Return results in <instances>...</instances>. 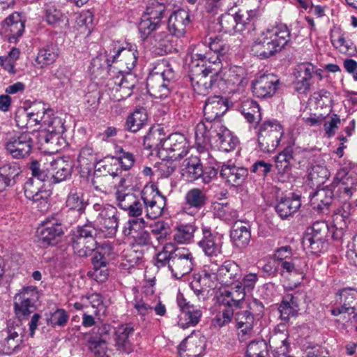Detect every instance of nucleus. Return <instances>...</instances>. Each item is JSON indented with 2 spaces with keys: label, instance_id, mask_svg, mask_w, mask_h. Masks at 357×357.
Instances as JSON below:
<instances>
[{
  "label": "nucleus",
  "instance_id": "f257e3e1",
  "mask_svg": "<svg viewBox=\"0 0 357 357\" xmlns=\"http://www.w3.org/2000/svg\"><path fill=\"white\" fill-rule=\"evenodd\" d=\"M290 40V31L279 24L261 32L254 40L251 51L260 59H268L280 52Z\"/></svg>",
  "mask_w": 357,
  "mask_h": 357
},
{
  "label": "nucleus",
  "instance_id": "f03ea898",
  "mask_svg": "<svg viewBox=\"0 0 357 357\" xmlns=\"http://www.w3.org/2000/svg\"><path fill=\"white\" fill-rule=\"evenodd\" d=\"M195 259L192 253L187 248L174 249L172 243L166 244L162 251L156 255L155 265L158 268L167 266L172 276L180 279L190 273L195 266Z\"/></svg>",
  "mask_w": 357,
  "mask_h": 357
},
{
  "label": "nucleus",
  "instance_id": "7ed1b4c3",
  "mask_svg": "<svg viewBox=\"0 0 357 357\" xmlns=\"http://www.w3.org/2000/svg\"><path fill=\"white\" fill-rule=\"evenodd\" d=\"M192 60L190 76L193 90L197 94L206 96L209 93L214 84L218 81L222 65L218 61H209L208 63H200Z\"/></svg>",
  "mask_w": 357,
  "mask_h": 357
},
{
  "label": "nucleus",
  "instance_id": "20e7f679",
  "mask_svg": "<svg viewBox=\"0 0 357 357\" xmlns=\"http://www.w3.org/2000/svg\"><path fill=\"white\" fill-rule=\"evenodd\" d=\"M240 273L238 264L229 260L218 268L205 267L200 275V280L209 288L216 287L217 282L225 286L233 285L239 282Z\"/></svg>",
  "mask_w": 357,
  "mask_h": 357
},
{
  "label": "nucleus",
  "instance_id": "39448f33",
  "mask_svg": "<svg viewBox=\"0 0 357 357\" xmlns=\"http://www.w3.org/2000/svg\"><path fill=\"white\" fill-rule=\"evenodd\" d=\"M357 290L352 288L342 289L336 296L331 312L339 317L338 321L352 322L357 317Z\"/></svg>",
  "mask_w": 357,
  "mask_h": 357
},
{
  "label": "nucleus",
  "instance_id": "423d86ee",
  "mask_svg": "<svg viewBox=\"0 0 357 357\" xmlns=\"http://www.w3.org/2000/svg\"><path fill=\"white\" fill-rule=\"evenodd\" d=\"M284 134L282 125L276 120L265 121L258 133V144L264 153H271L278 146Z\"/></svg>",
  "mask_w": 357,
  "mask_h": 357
},
{
  "label": "nucleus",
  "instance_id": "0eeeda50",
  "mask_svg": "<svg viewBox=\"0 0 357 357\" xmlns=\"http://www.w3.org/2000/svg\"><path fill=\"white\" fill-rule=\"evenodd\" d=\"M96 229L91 225L78 227L73 231L72 236V246L74 252L81 257L91 255L96 245Z\"/></svg>",
  "mask_w": 357,
  "mask_h": 357
},
{
  "label": "nucleus",
  "instance_id": "6e6552de",
  "mask_svg": "<svg viewBox=\"0 0 357 357\" xmlns=\"http://www.w3.org/2000/svg\"><path fill=\"white\" fill-rule=\"evenodd\" d=\"M93 208L97 213L95 221L100 231L107 238L114 236L119 225L116 208L110 204H96Z\"/></svg>",
  "mask_w": 357,
  "mask_h": 357
},
{
  "label": "nucleus",
  "instance_id": "1a4fd4ad",
  "mask_svg": "<svg viewBox=\"0 0 357 357\" xmlns=\"http://www.w3.org/2000/svg\"><path fill=\"white\" fill-rule=\"evenodd\" d=\"M174 72L171 68L161 73L150 75L146 80L149 94L155 98L163 99L169 96L174 86Z\"/></svg>",
  "mask_w": 357,
  "mask_h": 357
},
{
  "label": "nucleus",
  "instance_id": "9d476101",
  "mask_svg": "<svg viewBox=\"0 0 357 357\" xmlns=\"http://www.w3.org/2000/svg\"><path fill=\"white\" fill-rule=\"evenodd\" d=\"M218 129H221L220 122H213L209 120L200 121L195 127V144L198 153H201L203 158L210 156L206 146L217 137Z\"/></svg>",
  "mask_w": 357,
  "mask_h": 357
},
{
  "label": "nucleus",
  "instance_id": "9b49d317",
  "mask_svg": "<svg viewBox=\"0 0 357 357\" xmlns=\"http://www.w3.org/2000/svg\"><path fill=\"white\" fill-rule=\"evenodd\" d=\"M4 146L13 158L21 159L31 153L33 141L29 133L13 132L8 134Z\"/></svg>",
  "mask_w": 357,
  "mask_h": 357
},
{
  "label": "nucleus",
  "instance_id": "f8f14e48",
  "mask_svg": "<svg viewBox=\"0 0 357 357\" xmlns=\"http://www.w3.org/2000/svg\"><path fill=\"white\" fill-rule=\"evenodd\" d=\"M141 197L149 218L155 219L162 215L165 206V197L155 185H146L142 191Z\"/></svg>",
  "mask_w": 357,
  "mask_h": 357
},
{
  "label": "nucleus",
  "instance_id": "ddd939ff",
  "mask_svg": "<svg viewBox=\"0 0 357 357\" xmlns=\"http://www.w3.org/2000/svg\"><path fill=\"white\" fill-rule=\"evenodd\" d=\"M202 238L197 245L204 254L209 257H218L222 253L224 235L212 231L208 226L202 225Z\"/></svg>",
  "mask_w": 357,
  "mask_h": 357
},
{
  "label": "nucleus",
  "instance_id": "4468645a",
  "mask_svg": "<svg viewBox=\"0 0 357 357\" xmlns=\"http://www.w3.org/2000/svg\"><path fill=\"white\" fill-rule=\"evenodd\" d=\"M306 155V149L294 144H290L275 157V167L280 174L288 172L291 166L300 165Z\"/></svg>",
  "mask_w": 357,
  "mask_h": 357
},
{
  "label": "nucleus",
  "instance_id": "2eb2a0df",
  "mask_svg": "<svg viewBox=\"0 0 357 357\" xmlns=\"http://www.w3.org/2000/svg\"><path fill=\"white\" fill-rule=\"evenodd\" d=\"M38 293L35 287H24L14 297V310L17 317L22 319L28 317L35 308Z\"/></svg>",
  "mask_w": 357,
  "mask_h": 357
},
{
  "label": "nucleus",
  "instance_id": "dca6fc26",
  "mask_svg": "<svg viewBox=\"0 0 357 357\" xmlns=\"http://www.w3.org/2000/svg\"><path fill=\"white\" fill-rule=\"evenodd\" d=\"M110 52L106 61L108 66L111 62L119 61L121 67L125 66L128 71L132 70L136 66L138 59V52L135 44L128 43L124 47H120L115 44L113 48V54Z\"/></svg>",
  "mask_w": 357,
  "mask_h": 357
},
{
  "label": "nucleus",
  "instance_id": "f3484780",
  "mask_svg": "<svg viewBox=\"0 0 357 357\" xmlns=\"http://www.w3.org/2000/svg\"><path fill=\"white\" fill-rule=\"evenodd\" d=\"M40 241L45 245H53L58 243L63 234L61 220L58 215L47 217L38 229Z\"/></svg>",
  "mask_w": 357,
  "mask_h": 357
},
{
  "label": "nucleus",
  "instance_id": "a211bd4d",
  "mask_svg": "<svg viewBox=\"0 0 357 357\" xmlns=\"http://www.w3.org/2000/svg\"><path fill=\"white\" fill-rule=\"evenodd\" d=\"M188 144L186 138L180 133L170 135L162 142L160 153L162 155L165 152L171 160H175L184 157L188 151Z\"/></svg>",
  "mask_w": 357,
  "mask_h": 357
},
{
  "label": "nucleus",
  "instance_id": "6ab92c4d",
  "mask_svg": "<svg viewBox=\"0 0 357 357\" xmlns=\"http://www.w3.org/2000/svg\"><path fill=\"white\" fill-rule=\"evenodd\" d=\"M24 328L20 324L9 322L7 328L1 332L0 344L5 354H11L22 342Z\"/></svg>",
  "mask_w": 357,
  "mask_h": 357
},
{
  "label": "nucleus",
  "instance_id": "aec40b11",
  "mask_svg": "<svg viewBox=\"0 0 357 357\" xmlns=\"http://www.w3.org/2000/svg\"><path fill=\"white\" fill-rule=\"evenodd\" d=\"M24 195L27 199L41 205L40 210L48 208L51 192L46 190L45 183L30 178L24 183Z\"/></svg>",
  "mask_w": 357,
  "mask_h": 357
},
{
  "label": "nucleus",
  "instance_id": "412c9836",
  "mask_svg": "<svg viewBox=\"0 0 357 357\" xmlns=\"http://www.w3.org/2000/svg\"><path fill=\"white\" fill-rule=\"evenodd\" d=\"M206 348V338L199 332L187 337L178 346L181 357H201Z\"/></svg>",
  "mask_w": 357,
  "mask_h": 357
},
{
  "label": "nucleus",
  "instance_id": "4be33fe9",
  "mask_svg": "<svg viewBox=\"0 0 357 357\" xmlns=\"http://www.w3.org/2000/svg\"><path fill=\"white\" fill-rule=\"evenodd\" d=\"M208 198L204 190L193 188L185 195L182 211L188 215H195L207 202Z\"/></svg>",
  "mask_w": 357,
  "mask_h": 357
},
{
  "label": "nucleus",
  "instance_id": "5701e85b",
  "mask_svg": "<svg viewBox=\"0 0 357 357\" xmlns=\"http://www.w3.org/2000/svg\"><path fill=\"white\" fill-rule=\"evenodd\" d=\"M202 160H208L210 164L213 163V158L210 156H205L203 158L201 153L199 155H193L187 158L183 162L181 168V174L188 181H195L199 178L200 175L203 173Z\"/></svg>",
  "mask_w": 357,
  "mask_h": 357
},
{
  "label": "nucleus",
  "instance_id": "b1692460",
  "mask_svg": "<svg viewBox=\"0 0 357 357\" xmlns=\"http://www.w3.org/2000/svg\"><path fill=\"white\" fill-rule=\"evenodd\" d=\"M278 83L279 80L274 75H263L252 82V93L261 98L271 97L275 93Z\"/></svg>",
  "mask_w": 357,
  "mask_h": 357
},
{
  "label": "nucleus",
  "instance_id": "393cba45",
  "mask_svg": "<svg viewBox=\"0 0 357 357\" xmlns=\"http://www.w3.org/2000/svg\"><path fill=\"white\" fill-rule=\"evenodd\" d=\"M109 86L114 84L112 89L120 93L119 100L125 99L132 95V90L135 87L137 80L131 73L123 74L121 71L119 75L109 79Z\"/></svg>",
  "mask_w": 357,
  "mask_h": 357
},
{
  "label": "nucleus",
  "instance_id": "a878e982",
  "mask_svg": "<svg viewBox=\"0 0 357 357\" xmlns=\"http://www.w3.org/2000/svg\"><path fill=\"white\" fill-rule=\"evenodd\" d=\"M246 292L242 288L239 282L234 283V287L230 289H224L220 292L219 301L225 306L234 307L236 309L242 307Z\"/></svg>",
  "mask_w": 357,
  "mask_h": 357
},
{
  "label": "nucleus",
  "instance_id": "bb28decb",
  "mask_svg": "<svg viewBox=\"0 0 357 357\" xmlns=\"http://www.w3.org/2000/svg\"><path fill=\"white\" fill-rule=\"evenodd\" d=\"M190 22L188 10L179 9L174 11L169 17L168 29L172 35L178 38L182 37L186 32L187 26Z\"/></svg>",
  "mask_w": 357,
  "mask_h": 357
},
{
  "label": "nucleus",
  "instance_id": "cd10ccee",
  "mask_svg": "<svg viewBox=\"0 0 357 357\" xmlns=\"http://www.w3.org/2000/svg\"><path fill=\"white\" fill-rule=\"evenodd\" d=\"M208 47L210 50L215 54V56H208L202 54H195L194 60L200 61L202 63H208L209 61H218L222 65V58L229 52V45L221 38L215 37L210 38Z\"/></svg>",
  "mask_w": 357,
  "mask_h": 357
},
{
  "label": "nucleus",
  "instance_id": "c85d7f7f",
  "mask_svg": "<svg viewBox=\"0 0 357 357\" xmlns=\"http://www.w3.org/2000/svg\"><path fill=\"white\" fill-rule=\"evenodd\" d=\"M227 101L222 97L215 96L206 100L204 107V119L217 122L216 119L227 110Z\"/></svg>",
  "mask_w": 357,
  "mask_h": 357
},
{
  "label": "nucleus",
  "instance_id": "c756f323",
  "mask_svg": "<svg viewBox=\"0 0 357 357\" xmlns=\"http://www.w3.org/2000/svg\"><path fill=\"white\" fill-rule=\"evenodd\" d=\"M2 30L10 43L15 42L24 30V22L18 13L10 15L2 23Z\"/></svg>",
  "mask_w": 357,
  "mask_h": 357
},
{
  "label": "nucleus",
  "instance_id": "7c9ffc66",
  "mask_svg": "<svg viewBox=\"0 0 357 357\" xmlns=\"http://www.w3.org/2000/svg\"><path fill=\"white\" fill-rule=\"evenodd\" d=\"M178 306L181 309V312L178 317V324L182 328L195 326L199 322L202 316V312L199 307L190 303H185L183 306L181 301L178 303Z\"/></svg>",
  "mask_w": 357,
  "mask_h": 357
},
{
  "label": "nucleus",
  "instance_id": "2f4dec72",
  "mask_svg": "<svg viewBox=\"0 0 357 357\" xmlns=\"http://www.w3.org/2000/svg\"><path fill=\"white\" fill-rule=\"evenodd\" d=\"M135 331L132 324H121L115 330V347L117 350L130 354L132 351V344L130 340V336Z\"/></svg>",
  "mask_w": 357,
  "mask_h": 357
},
{
  "label": "nucleus",
  "instance_id": "473e14b6",
  "mask_svg": "<svg viewBox=\"0 0 357 357\" xmlns=\"http://www.w3.org/2000/svg\"><path fill=\"white\" fill-rule=\"evenodd\" d=\"M73 170L72 162L63 158H58L50 162L49 172L54 183L66 180L71 176Z\"/></svg>",
  "mask_w": 357,
  "mask_h": 357
},
{
  "label": "nucleus",
  "instance_id": "72a5a7b5",
  "mask_svg": "<svg viewBox=\"0 0 357 357\" xmlns=\"http://www.w3.org/2000/svg\"><path fill=\"white\" fill-rule=\"evenodd\" d=\"M220 174L226 182L235 186L243 183L248 175V171L244 167L223 165Z\"/></svg>",
  "mask_w": 357,
  "mask_h": 357
},
{
  "label": "nucleus",
  "instance_id": "f704fd0d",
  "mask_svg": "<svg viewBox=\"0 0 357 357\" xmlns=\"http://www.w3.org/2000/svg\"><path fill=\"white\" fill-rule=\"evenodd\" d=\"M300 196L293 195L291 197H282L275 205V211L279 216L285 219L298 211L301 207Z\"/></svg>",
  "mask_w": 357,
  "mask_h": 357
},
{
  "label": "nucleus",
  "instance_id": "c9c22d12",
  "mask_svg": "<svg viewBox=\"0 0 357 357\" xmlns=\"http://www.w3.org/2000/svg\"><path fill=\"white\" fill-rule=\"evenodd\" d=\"M333 192L328 188H321L310 196V204L318 213H325L328 210L333 199Z\"/></svg>",
  "mask_w": 357,
  "mask_h": 357
},
{
  "label": "nucleus",
  "instance_id": "e433bc0d",
  "mask_svg": "<svg viewBox=\"0 0 357 357\" xmlns=\"http://www.w3.org/2000/svg\"><path fill=\"white\" fill-rule=\"evenodd\" d=\"M314 69V66L311 63H303L298 66V75L294 82V89L297 92L304 93L310 89V80Z\"/></svg>",
  "mask_w": 357,
  "mask_h": 357
},
{
  "label": "nucleus",
  "instance_id": "4c0bfd02",
  "mask_svg": "<svg viewBox=\"0 0 357 357\" xmlns=\"http://www.w3.org/2000/svg\"><path fill=\"white\" fill-rule=\"evenodd\" d=\"M245 70L241 66H231L229 69L220 70L218 79L224 80L225 83L231 86H239L243 84L245 79Z\"/></svg>",
  "mask_w": 357,
  "mask_h": 357
},
{
  "label": "nucleus",
  "instance_id": "58836bf2",
  "mask_svg": "<svg viewBox=\"0 0 357 357\" xmlns=\"http://www.w3.org/2000/svg\"><path fill=\"white\" fill-rule=\"evenodd\" d=\"M238 109L249 123L257 125L261 121L259 106L252 99L246 98L242 100Z\"/></svg>",
  "mask_w": 357,
  "mask_h": 357
},
{
  "label": "nucleus",
  "instance_id": "ea45409f",
  "mask_svg": "<svg viewBox=\"0 0 357 357\" xmlns=\"http://www.w3.org/2000/svg\"><path fill=\"white\" fill-rule=\"evenodd\" d=\"M217 137L214 143L219 149L223 152H229L234 150L238 144V139L234 136L227 128L221 124V129L218 130Z\"/></svg>",
  "mask_w": 357,
  "mask_h": 357
},
{
  "label": "nucleus",
  "instance_id": "a19ab883",
  "mask_svg": "<svg viewBox=\"0 0 357 357\" xmlns=\"http://www.w3.org/2000/svg\"><path fill=\"white\" fill-rule=\"evenodd\" d=\"M288 337L287 331H277L270 337L269 342L274 348L275 357H285L289 352Z\"/></svg>",
  "mask_w": 357,
  "mask_h": 357
},
{
  "label": "nucleus",
  "instance_id": "79ce46f5",
  "mask_svg": "<svg viewBox=\"0 0 357 357\" xmlns=\"http://www.w3.org/2000/svg\"><path fill=\"white\" fill-rule=\"evenodd\" d=\"M357 189V178L347 174L340 178L337 184V192L340 198L346 202L356 192Z\"/></svg>",
  "mask_w": 357,
  "mask_h": 357
},
{
  "label": "nucleus",
  "instance_id": "37998d69",
  "mask_svg": "<svg viewBox=\"0 0 357 357\" xmlns=\"http://www.w3.org/2000/svg\"><path fill=\"white\" fill-rule=\"evenodd\" d=\"M148 116L145 109H136L130 114L126 121V128L132 132H136L142 129L147 123Z\"/></svg>",
  "mask_w": 357,
  "mask_h": 357
},
{
  "label": "nucleus",
  "instance_id": "c03bdc74",
  "mask_svg": "<svg viewBox=\"0 0 357 357\" xmlns=\"http://www.w3.org/2000/svg\"><path fill=\"white\" fill-rule=\"evenodd\" d=\"M95 255L92 258V264L96 266H107L110 260L114 257V252L112 245L107 243H103L96 246Z\"/></svg>",
  "mask_w": 357,
  "mask_h": 357
},
{
  "label": "nucleus",
  "instance_id": "a18cd8bd",
  "mask_svg": "<svg viewBox=\"0 0 357 357\" xmlns=\"http://www.w3.org/2000/svg\"><path fill=\"white\" fill-rule=\"evenodd\" d=\"M230 237L236 247L245 248L250 241L251 233L246 226L236 223L231 231Z\"/></svg>",
  "mask_w": 357,
  "mask_h": 357
},
{
  "label": "nucleus",
  "instance_id": "49530a36",
  "mask_svg": "<svg viewBox=\"0 0 357 357\" xmlns=\"http://www.w3.org/2000/svg\"><path fill=\"white\" fill-rule=\"evenodd\" d=\"M114 179L109 174H100L96 171L92 179V185L96 191L109 194L116 186Z\"/></svg>",
  "mask_w": 357,
  "mask_h": 357
},
{
  "label": "nucleus",
  "instance_id": "de8ad7c7",
  "mask_svg": "<svg viewBox=\"0 0 357 357\" xmlns=\"http://www.w3.org/2000/svg\"><path fill=\"white\" fill-rule=\"evenodd\" d=\"M152 44L165 54L172 52L174 47L172 36L166 31H157L152 37Z\"/></svg>",
  "mask_w": 357,
  "mask_h": 357
},
{
  "label": "nucleus",
  "instance_id": "09e8293b",
  "mask_svg": "<svg viewBox=\"0 0 357 357\" xmlns=\"http://www.w3.org/2000/svg\"><path fill=\"white\" fill-rule=\"evenodd\" d=\"M281 268L289 274L298 275L301 279L307 270V264L305 259L294 257L287 261L280 264Z\"/></svg>",
  "mask_w": 357,
  "mask_h": 357
},
{
  "label": "nucleus",
  "instance_id": "8fccbe9b",
  "mask_svg": "<svg viewBox=\"0 0 357 357\" xmlns=\"http://www.w3.org/2000/svg\"><path fill=\"white\" fill-rule=\"evenodd\" d=\"M58 56L57 47L52 44L47 45L39 50L36 61L41 67L47 66L53 63Z\"/></svg>",
  "mask_w": 357,
  "mask_h": 357
},
{
  "label": "nucleus",
  "instance_id": "3c124183",
  "mask_svg": "<svg viewBox=\"0 0 357 357\" xmlns=\"http://www.w3.org/2000/svg\"><path fill=\"white\" fill-rule=\"evenodd\" d=\"M235 15L236 20H238L236 21L238 22L237 31L242 32L245 30L250 31L255 29V22L257 20L256 10H247L244 13H241V11H239Z\"/></svg>",
  "mask_w": 357,
  "mask_h": 357
},
{
  "label": "nucleus",
  "instance_id": "603ef678",
  "mask_svg": "<svg viewBox=\"0 0 357 357\" xmlns=\"http://www.w3.org/2000/svg\"><path fill=\"white\" fill-rule=\"evenodd\" d=\"M47 117L45 118L43 124L45 128L43 132L63 133L65 127L63 119L54 116L51 109L47 110Z\"/></svg>",
  "mask_w": 357,
  "mask_h": 357
},
{
  "label": "nucleus",
  "instance_id": "864d4df0",
  "mask_svg": "<svg viewBox=\"0 0 357 357\" xmlns=\"http://www.w3.org/2000/svg\"><path fill=\"white\" fill-rule=\"evenodd\" d=\"M26 109L29 126L31 127L40 123L43 126L45 118L47 117V112L48 109L45 108V105L42 102H38Z\"/></svg>",
  "mask_w": 357,
  "mask_h": 357
},
{
  "label": "nucleus",
  "instance_id": "5fc2aeb1",
  "mask_svg": "<svg viewBox=\"0 0 357 357\" xmlns=\"http://www.w3.org/2000/svg\"><path fill=\"white\" fill-rule=\"evenodd\" d=\"M197 227L192 224L181 225L175 229L174 240L181 244L188 243L194 237Z\"/></svg>",
  "mask_w": 357,
  "mask_h": 357
},
{
  "label": "nucleus",
  "instance_id": "6e6d98bb",
  "mask_svg": "<svg viewBox=\"0 0 357 357\" xmlns=\"http://www.w3.org/2000/svg\"><path fill=\"white\" fill-rule=\"evenodd\" d=\"M66 205L69 209L77 211L79 214H82L86 207L83 193L77 189L71 190L67 197Z\"/></svg>",
  "mask_w": 357,
  "mask_h": 357
},
{
  "label": "nucleus",
  "instance_id": "4d7b16f0",
  "mask_svg": "<svg viewBox=\"0 0 357 357\" xmlns=\"http://www.w3.org/2000/svg\"><path fill=\"white\" fill-rule=\"evenodd\" d=\"M125 179L120 178L119 185L116 188L115 197L117 205L123 210L127 211L130 204L135 201V195L132 193L126 192V190L123 188V184L125 183Z\"/></svg>",
  "mask_w": 357,
  "mask_h": 357
},
{
  "label": "nucleus",
  "instance_id": "13d9d810",
  "mask_svg": "<svg viewBox=\"0 0 357 357\" xmlns=\"http://www.w3.org/2000/svg\"><path fill=\"white\" fill-rule=\"evenodd\" d=\"M302 244L307 252L314 255H318L323 252L327 246L326 240L313 238L310 235H304Z\"/></svg>",
  "mask_w": 357,
  "mask_h": 357
},
{
  "label": "nucleus",
  "instance_id": "bf43d9fd",
  "mask_svg": "<svg viewBox=\"0 0 357 357\" xmlns=\"http://www.w3.org/2000/svg\"><path fill=\"white\" fill-rule=\"evenodd\" d=\"M96 172H102L104 174H109L114 178H116L119 177L122 173V169L118 159L116 157H111L105 158L102 160V165Z\"/></svg>",
  "mask_w": 357,
  "mask_h": 357
},
{
  "label": "nucleus",
  "instance_id": "052dcab7",
  "mask_svg": "<svg viewBox=\"0 0 357 357\" xmlns=\"http://www.w3.org/2000/svg\"><path fill=\"white\" fill-rule=\"evenodd\" d=\"M161 25L162 21L160 20L149 19V17L142 15L138 27L141 37L146 38L153 31L156 32Z\"/></svg>",
  "mask_w": 357,
  "mask_h": 357
},
{
  "label": "nucleus",
  "instance_id": "680f3d73",
  "mask_svg": "<svg viewBox=\"0 0 357 357\" xmlns=\"http://www.w3.org/2000/svg\"><path fill=\"white\" fill-rule=\"evenodd\" d=\"M45 19L49 24L54 26H59L62 23H64L66 26L68 24V17L54 6H48L46 8Z\"/></svg>",
  "mask_w": 357,
  "mask_h": 357
},
{
  "label": "nucleus",
  "instance_id": "e2e57ef3",
  "mask_svg": "<svg viewBox=\"0 0 357 357\" xmlns=\"http://www.w3.org/2000/svg\"><path fill=\"white\" fill-rule=\"evenodd\" d=\"M115 153L116 154V158L118 159L121 169L127 171L133 167L136 159L131 152L125 150L121 146H117L115 147Z\"/></svg>",
  "mask_w": 357,
  "mask_h": 357
},
{
  "label": "nucleus",
  "instance_id": "0e129e2a",
  "mask_svg": "<svg viewBox=\"0 0 357 357\" xmlns=\"http://www.w3.org/2000/svg\"><path fill=\"white\" fill-rule=\"evenodd\" d=\"M246 357H268V345L264 340L252 341L247 347Z\"/></svg>",
  "mask_w": 357,
  "mask_h": 357
},
{
  "label": "nucleus",
  "instance_id": "69168bd1",
  "mask_svg": "<svg viewBox=\"0 0 357 357\" xmlns=\"http://www.w3.org/2000/svg\"><path fill=\"white\" fill-rule=\"evenodd\" d=\"M165 10V6L163 3L159 0H149L143 15L149 17V19L162 21Z\"/></svg>",
  "mask_w": 357,
  "mask_h": 357
},
{
  "label": "nucleus",
  "instance_id": "338daca9",
  "mask_svg": "<svg viewBox=\"0 0 357 357\" xmlns=\"http://www.w3.org/2000/svg\"><path fill=\"white\" fill-rule=\"evenodd\" d=\"M134 309L136 312V315L139 316L142 319L145 320L152 315L153 303L146 298L135 300L133 304Z\"/></svg>",
  "mask_w": 357,
  "mask_h": 357
},
{
  "label": "nucleus",
  "instance_id": "774afa93",
  "mask_svg": "<svg viewBox=\"0 0 357 357\" xmlns=\"http://www.w3.org/2000/svg\"><path fill=\"white\" fill-rule=\"evenodd\" d=\"M296 306L293 296L288 294L279 307L281 319L284 321H288L290 317H294L296 314Z\"/></svg>",
  "mask_w": 357,
  "mask_h": 357
}]
</instances>
